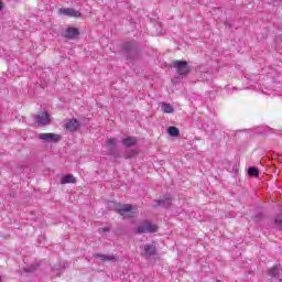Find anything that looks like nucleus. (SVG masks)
Instances as JSON below:
<instances>
[{"mask_svg":"<svg viewBox=\"0 0 282 282\" xmlns=\"http://www.w3.org/2000/svg\"><path fill=\"white\" fill-rule=\"evenodd\" d=\"M117 210L123 219H131L138 215V207H133L132 205L124 204L117 207Z\"/></svg>","mask_w":282,"mask_h":282,"instance_id":"f257e3e1","label":"nucleus"},{"mask_svg":"<svg viewBox=\"0 0 282 282\" xmlns=\"http://www.w3.org/2000/svg\"><path fill=\"white\" fill-rule=\"evenodd\" d=\"M172 67L176 69L180 76H186V74L191 73V66H188V62L186 61H174Z\"/></svg>","mask_w":282,"mask_h":282,"instance_id":"f03ea898","label":"nucleus"},{"mask_svg":"<svg viewBox=\"0 0 282 282\" xmlns=\"http://www.w3.org/2000/svg\"><path fill=\"white\" fill-rule=\"evenodd\" d=\"M147 232H158V225L151 224V221L145 220L142 225L138 227L135 235H144Z\"/></svg>","mask_w":282,"mask_h":282,"instance_id":"7ed1b4c3","label":"nucleus"},{"mask_svg":"<svg viewBox=\"0 0 282 282\" xmlns=\"http://www.w3.org/2000/svg\"><path fill=\"white\" fill-rule=\"evenodd\" d=\"M63 137L61 134L56 133H40L39 134V140H42V142H48L56 144V142H61Z\"/></svg>","mask_w":282,"mask_h":282,"instance_id":"20e7f679","label":"nucleus"},{"mask_svg":"<svg viewBox=\"0 0 282 282\" xmlns=\"http://www.w3.org/2000/svg\"><path fill=\"white\" fill-rule=\"evenodd\" d=\"M62 36L74 41V39H78V36H80V31L76 28H68L62 32Z\"/></svg>","mask_w":282,"mask_h":282,"instance_id":"39448f33","label":"nucleus"},{"mask_svg":"<svg viewBox=\"0 0 282 282\" xmlns=\"http://www.w3.org/2000/svg\"><path fill=\"white\" fill-rule=\"evenodd\" d=\"M64 129H66V131H70L72 133H74L77 129H80V122L74 118L69 119L65 122Z\"/></svg>","mask_w":282,"mask_h":282,"instance_id":"423d86ee","label":"nucleus"},{"mask_svg":"<svg viewBox=\"0 0 282 282\" xmlns=\"http://www.w3.org/2000/svg\"><path fill=\"white\" fill-rule=\"evenodd\" d=\"M35 122L36 124H41L43 127H45L46 124H50L51 122L50 115L47 112H42L37 115Z\"/></svg>","mask_w":282,"mask_h":282,"instance_id":"0eeeda50","label":"nucleus"},{"mask_svg":"<svg viewBox=\"0 0 282 282\" xmlns=\"http://www.w3.org/2000/svg\"><path fill=\"white\" fill-rule=\"evenodd\" d=\"M59 14H65V17H75L78 18L80 17V12L74 10L73 8H67V9H58Z\"/></svg>","mask_w":282,"mask_h":282,"instance_id":"6e6552de","label":"nucleus"},{"mask_svg":"<svg viewBox=\"0 0 282 282\" xmlns=\"http://www.w3.org/2000/svg\"><path fill=\"white\" fill-rule=\"evenodd\" d=\"M172 202H173V197L171 196V194H167V195L163 196L162 198H160L159 206H164V208H169V206H171Z\"/></svg>","mask_w":282,"mask_h":282,"instance_id":"1a4fd4ad","label":"nucleus"},{"mask_svg":"<svg viewBox=\"0 0 282 282\" xmlns=\"http://www.w3.org/2000/svg\"><path fill=\"white\" fill-rule=\"evenodd\" d=\"M122 144L130 149L131 147H135L138 144V139L135 137H128L122 139Z\"/></svg>","mask_w":282,"mask_h":282,"instance_id":"9d476101","label":"nucleus"},{"mask_svg":"<svg viewBox=\"0 0 282 282\" xmlns=\"http://www.w3.org/2000/svg\"><path fill=\"white\" fill-rule=\"evenodd\" d=\"M110 155H116V139L111 138L106 141Z\"/></svg>","mask_w":282,"mask_h":282,"instance_id":"9b49d317","label":"nucleus"},{"mask_svg":"<svg viewBox=\"0 0 282 282\" xmlns=\"http://www.w3.org/2000/svg\"><path fill=\"white\" fill-rule=\"evenodd\" d=\"M59 183L61 184H76V177H74L72 174H67L61 178Z\"/></svg>","mask_w":282,"mask_h":282,"instance_id":"f8f14e48","label":"nucleus"},{"mask_svg":"<svg viewBox=\"0 0 282 282\" xmlns=\"http://www.w3.org/2000/svg\"><path fill=\"white\" fill-rule=\"evenodd\" d=\"M144 252H145L149 257H153V256L158 252V249L155 248L154 245H145V246H144Z\"/></svg>","mask_w":282,"mask_h":282,"instance_id":"ddd939ff","label":"nucleus"},{"mask_svg":"<svg viewBox=\"0 0 282 282\" xmlns=\"http://www.w3.org/2000/svg\"><path fill=\"white\" fill-rule=\"evenodd\" d=\"M161 109H162L163 113H173V111H175V108L173 107V105L167 104V102H163L161 105Z\"/></svg>","mask_w":282,"mask_h":282,"instance_id":"4468645a","label":"nucleus"},{"mask_svg":"<svg viewBox=\"0 0 282 282\" xmlns=\"http://www.w3.org/2000/svg\"><path fill=\"white\" fill-rule=\"evenodd\" d=\"M95 259H101V261H116L115 256H107V254H100V253L95 254Z\"/></svg>","mask_w":282,"mask_h":282,"instance_id":"2eb2a0df","label":"nucleus"},{"mask_svg":"<svg viewBox=\"0 0 282 282\" xmlns=\"http://www.w3.org/2000/svg\"><path fill=\"white\" fill-rule=\"evenodd\" d=\"M273 224H274L276 230H282V215H278L274 218Z\"/></svg>","mask_w":282,"mask_h":282,"instance_id":"dca6fc26","label":"nucleus"},{"mask_svg":"<svg viewBox=\"0 0 282 282\" xmlns=\"http://www.w3.org/2000/svg\"><path fill=\"white\" fill-rule=\"evenodd\" d=\"M167 133H170V135H172L173 138H177V135H180V129H177L176 127H170L167 129Z\"/></svg>","mask_w":282,"mask_h":282,"instance_id":"f3484780","label":"nucleus"},{"mask_svg":"<svg viewBox=\"0 0 282 282\" xmlns=\"http://www.w3.org/2000/svg\"><path fill=\"white\" fill-rule=\"evenodd\" d=\"M248 174L250 177H257L259 176V170L257 167H249Z\"/></svg>","mask_w":282,"mask_h":282,"instance_id":"a211bd4d","label":"nucleus"},{"mask_svg":"<svg viewBox=\"0 0 282 282\" xmlns=\"http://www.w3.org/2000/svg\"><path fill=\"white\" fill-rule=\"evenodd\" d=\"M279 270H280L279 265H274L273 268L270 269L269 274L271 276L276 278V276H279Z\"/></svg>","mask_w":282,"mask_h":282,"instance_id":"6ab92c4d","label":"nucleus"},{"mask_svg":"<svg viewBox=\"0 0 282 282\" xmlns=\"http://www.w3.org/2000/svg\"><path fill=\"white\" fill-rule=\"evenodd\" d=\"M138 155V151L131 150L130 152L124 154L126 160H129V158H135Z\"/></svg>","mask_w":282,"mask_h":282,"instance_id":"aec40b11","label":"nucleus"},{"mask_svg":"<svg viewBox=\"0 0 282 282\" xmlns=\"http://www.w3.org/2000/svg\"><path fill=\"white\" fill-rule=\"evenodd\" d=\"M36 268H39V264H32L30 268L25 269V272H34V270H36Z\"/></svg>","mask_w":282,"mask_h":282,"instance_id":"412c9836","label":"nucleus"},{"mask_svg":"<svg viewBox=\"0 0 282 282\" xmlns=\"http://www.w3.org/2000/svg\"><path fill=\"white\" fill-rule=\"evenodd\" d=\"M262 217H263L262 215H259V217H254L253 220L254 221H261Z\"/></svg>","mask_w":282,"mask_h":282,"instance_id":"4be33fe9","label":"nucleus"},{"mask_svg":"<svg viewBox=\"0 0 282 282\" xmlns=\"http://www.w3.org/2000/svg\"><path fill=\"white\" fill-rule=\"evenodd\" d=\"M3 10V2L0 0V12Z\"/></svg>","mask_w":282,"mask_h":282,"instance_id":"5701e85b","label":"nucleus"},{"mask_svg":"<svg viewBox=\"0 0 282 282\" xmlns=\"http://www.w3.org/2000/svg\"><path fill=\"white\" fill-rule=\"evenodd\" d=\"M102 232H109V228H101Z\"/></svg>","mask_w":282,"mask_h":282,"instance_id":"b1692460","label":"nucleus"}]
</instances>
